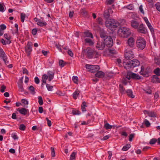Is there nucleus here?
Instances as JSON below:
<instances>
[{
  "instance_id": "35",
  "label": "nucleus",
  "mask_w": 160,
  "mask_h": 160,
  "mask_svg": "<svg viewBox=\"0 0 160 160\" xmlns=\"http://www.w3.org/2000/svg\"><path fill=\"white\" fill-rule=\"evenodd\" d=\"M104 127L106 129L108 130L111 129L112 127V126L109 124L108 123H106L105 124Z\"/></svg>"
},
{
  "instance_id": "43",
  "label": "nucleus",
  "mask_w": 160,
  "mask_h": 160,
  "mask_svg": "<svg viewBox=\"0 0 160 160\" xmlns=\"http://www.w3.org/2000/svg\"><path fill=\"white\" fill-rule=\"evenodd\" d=\"M25 15L24 13H22L21 14V22H24L25 18Z\"/></svg>"
},
{
  "instance_id": "45",
  "label": "nucleus",
  "mask_w": 160,
  "mask_h": 160,
  "mask_svg": "<svg viewBox=\"0 0 160 160\" xmlns=\"http://www.w3.org/2000/svg\"><path fill=\"white\" fill-rule=\"evenodd\" d=\"M48 80L49 82H50L54 78V75L48 74Z\"/></svg>"
},
{
  "instance_id": "23",
  "label": "nucleus",
  "mask_w": 160,
  "mask_h": 160,
  "mask_svg": "<svg viewBox=\"0 0 160 160\" xmlns=\"http://www.w3.org/2000/svg\"><path fill=\"white\" fill-rule=\"evenodd\" d=\"M37 23L38 25L40 27H43L47 25V23L45 22L42 21L41 20H39V21Z\"/></svg>"
},
{
  "instance_id": "12",
  "label": "nucleus",
  "mask_w": 160,
  "mask_h": 160,
  "mask_svg": "<svg viewBox=\"0 0 160 160\" xmlns=\"http://www.w3.org/2000/svg\"><path fill=\"white\" fill-rule=\"evenodd\" d=\"M105 46L104 42L99 41L98 42L96 45V47L98 50H103Z\"/></svg>"
},
{
  "instance_id": "41",
  "label": "nucleus",
  "mask_w": 160,
  "mask_h": 160,
  "mask_svg": "<svg viewBox=\"0 0 160 160\" xmlns=\"http://www.w3.org/2000/svg\"><path fill=\"white\" fill-rule=\"evenodd\" d=\"M157 141V140L156 138H152L150 140L149 143L151 144H154Z\"/></svg>"
},
{
  "instance_id": "42",
  "label": "nucleus",
  "mask_w": 160,
  "mask_h": 160,
  "mask_svg": "<svg viewBox=\"0 0 160 160\" xmlns=\"http://www.w3.org/2000/svg\"><path fill=\"white\" fill-rule=\"evenodd\" d=\"M5 6L3 3H0V11L4 12L5 11L4 9V7Z\"/></svg>"
},
{
  "instance_id": "20",
  "label": "nucleus",
  "mask_w": 160,
  "mask_h": 160,
  "mask_svg": "<svg viewBox=\"0 0 160 160\" xmlns=\"http://www.w3.org/2000/svg\"><path fill=\"white\" fill-rule=\"evenodd\" d=\"M28 110L25 108H22L19 111V112L21 114L25 115L27 114V112H28Z\"/></svg>"
},
{
  "instance_id": "3",
  "label": "nucleus",
  "mask_w": 160,
  "mask_h": 160,
  "mask_svg": "<svg viewBox=\"0 0 160 160\" xmlns=\"http://www.w3.org/2000/svg\"><path fill=\"white\" fill-rule=\"evenodd\" d=\"M140 62L138 60L133 59L126 63V66H124V68L126 69H129V68H133L138 66Z\"/></svg>"
},
{
  "instance_id": "52",
  "label": "nucleus",
  "mask_w": 160,
  "mask_h": 160,
  "mask_svg": "<svg viewBox=\"0 0 160 160\" xmlns=\"http://www.w3.org/2000/svg\"><path fill=\"white\" fill-rule=\"evenodd\" d=\"M6 89V87L4 85H3L1 86L0 91L2 92H5V90Z\"/></svg>"
},
{
  "instance_id": "2",
  "label": "nucleus",
  "mask_w": 160,
  "mask_h": 160,
  "mask_svg": "<svg viewBox=\"0 0 160 160\" xmlns=\"http://www.w3.org/2000/svg\"><path fill=\"white\" fill-rule=\"evenodd\" d=\"M101 37L103 39L105 45L108 48L111 47L113 45V41L110 36H107L103 32L100 34Z\"/></svg>"
},
{
  "instance_id": "5",
  "label": "nucleus",
  "mask_w": 160,
  "mask_h": 160,
  "mask_svg": "<svg viewBox=\"0 0 160 160\" xmlns=\"http://www.w3.org/2000/svg\"><path fill=\"white\" fill-rule=\"evenodd\" d=\"M86 68L88 69L89 72L92 73H94L98 71L99 69V66L98 65H94L86 64L85 65Z\"/></svg>"
},
{
  "instance_id": "39",
  "label": "nucleus",
  "mask_w": 160,
  "mask_h": 160,
  "mask_svg": "<svg viewBox=\"0 0 160 160\" xmlns=\"http://www.w3.org/2000/svg\"><path fill=\"white\" fill-rule=\"evenodd\" d=\"M38 103L40 105H42L43 104V101L42 98L41 96L38 97Z\"/></svg>"
},
{
  "instance_id": "17",
  "label": "nucleus",
  "mask_w": 160,
  "mask_h": 160,
  "mask_svg": "<svg viewBox=\"0 0 160 160\" xmlns=\"http://www.w3.org/2000/svg\"><path fill=\"white\" fill-rule=\"evenodd\" d=\"M105 73L102 71H98L95 74V76L98 78H102L104 77Z\"/></svg>"
},
{
  "instance_id": "47",
  "label": "nucleus",
  "mask_w": 160,
  "mask_h": 160,
  "mask_svg": "<svg viewBox=\"0 0 160 160\" xmlns=\"http://www.w3.org/2000/svg\"><path fill=\"white\" fill-rule=\"evenodd\" d=\"M51 155L52 157L55 156V154L54 150V148L53 147H52L51 148Z\"/></svg>"
},
{
  "instance_id": "15",
  "label": "nucleus",
  "mask_w": 160,
  "mask_h": 160,
  "mask_svg": "<svg viewBox=\"0 0 160 160\" xmlns=\"http://www.w3.org/2000/svg\"><path fill=\"white\" fill-rule=\"evenodd\" d=\"M141 70L140 72L141 75L147 77L148 76V72L146 70H144V68L143 66H142L141 68Z\"/></svg>"
},
{
  "instance_id": "11",
  "label": "nucleus",
  "mask_w": 160,
  "mask_h": 160,
  "mask_svg": "<svg viewBox=\"0 0 160 160\" xmlns=\"http://www.w3.org/2000/svg\"><path fill=\"white\" fill-rule=\"evenodd\" d=\"M32 43L29 42L28 43L27 46L25 48V51L28 53V56H29L30 55V52L32 51Z\"/></svg>"
},
{
  "instance_id": "32",
  "label": "nucleus",
  "mask_w": 160,
  "mask_h": 160,
  "mask_svg": "<svg viewBox=\"0 0 160 160\" xmlns=\"http://www.w3.org/2000/svg\"><path fill=\"white\" fill-rule=\"evenodd\" d=\"M76 154V152H73L70 155V160H75Z\"/></svg>"
},
{
  "instance_id": "8",
  "label": "nucleus",
  "mask_w": 160,
  "mask_h": 160,
  "mask_svg": "<svg viewBox=\"0 0 160 160\" xmlns=\"http://www.w3.org/2000/svg\"><path fill=\"white\" fill-rule=\"evenodd\" d=\"M128 79H130L131 78L135 80H139L141 79V77L138 74L132 73L131 72H128Z\"/></svg>"
},
{
  "instance_id": "16",
  "label": "nucleus",
  "mask_w": 160,
  "mask_h": 160,
  "mask_svg": "<svg viewBox=\"0 0 160 160\" xmlns=\"http://www.w3.org/2000/svg\"><path fill=\"white\" fill-rule=\"evenodd\" d=\"M139 24V23L136 21L132 20L131 21V25L132 27L135 29L138 28Z\"/></svg>"
},
{
  "instance_id": "25",
  "label": "nucleus",
  "mask_w": 160,
  "mask_h": 160,
  "mask_svg": "<svg viewBox=\"0 0 160 160\" xmlns=\"http://www.w3.org/2000/svg\"><path fill=\"white\" fill-rule=\"evenodd\" d=\"M0 57L2 58H5L7 57V56L4 52L3 50L2 49H0Z\"/></svg>"
},
{
  "instance_id": "22",
  "label": "nucleus",
  "mask_w": 160,
  "mask_h": 160,
  "mask_svg": "<svg viewBox=\"0 0 160 160\" xmlns=\"http://www.w3.org/2000/svg\"><path fill=\"white\" fill-rule=\"evenodd\" d=\"M80 93V91L78 90H76L72 94L73 98L76 99L77 98V97Z\"/></svg>"
},
{
  "instance_id": "50",
  "label": "nucleus",
  "mask_w": 160,
  "mask_h": 160,
  "mask_svg": "<svg viewBox=\"0 0 160 160\" xmlns=\"http://www.w3.org/2000/svg\"><path fill=\"white\" fill-rule=\"evenodd\" d=\"M72 113L73 115H79L80 114V112L78 110H73Z\"/></svg>"
},
{
  "instance_id": "31",
  "label": "nucleus",
  "mask_w": 160,
  "mask_h": 160,
  "mask_svg": "<svg viewBox=\"0 0 160 160\" xmlns=\"http://www.w3.org/2000/svg\"><path fill=\"white\" fill-rule=\"evenodd\" d=\"M143 124H144L147 127H149L151 125V124L149 121L146 119L144 120Z\"/></svg>"
},
{
  "instance_id": "54",
  "label": "nucleus",
  "mask_w": 160,
  "mask_h": 160,
  "mask_svg": "<svg viewBox=\"0 0 160 160\" xmlns=\"http://www.w3.org/2000/svg\"><path fill=\"white\" fill-rule=\"evenodd\" d=\"M99 55V54L98 52L94 50L93 53V56H94L95 58H98Z\"/></svg>"
},
{
  "instance_id": "6",
  "label": "nucleus",
  "mask_w": 160,
  "mask_h": 160,
  "mask_svg": "<svg viewBox=\"0 0 160 160\" xmlns=\"http://www.w3.org/2000/svg\"><path fill=\"white\" fill-rule=\"evenodd\" d=\"M124 55L125 58L128 60L132 59L134 57V55L132 52L127 49L125 51Z\"/></svg>"
},
{
  "instance_id": "55",
  "label": "nucleus",
  "mask_w": 160,
  "mask_h": 160,
  "mask_svg": "<svg viewBox=\"0 0 160 160\" xmlns=\"http://www.w3.org/2000/svg\"><path fill=\"white\" fill-rule=\"evenodd\" d=\"M34 81L35 83L37 84L39 83L40 80L39 78L37 77H36L34 78Z\"/></svg>"
},
{
  "instance_id": "37",
  "label": "nucleus",
  "mask_w": 160,
  "mask_h": 160,
  "mask_svg": "<svg viewBox=\"0 0 160 160\" xmlns=\"http://www.w3.org/2000/svg\"><path fill=\"white\" fill-rule=\"evenodd\" d=\"M65 62L64 61L62 60H60L59 61V65L60 67H63L65 65Z\"/></svg>"
},
{
  "instance_id": "49",
  "label": "nucleus",
  "mask_w": 160,
  "mask_h": 160,
  "mask_svg": "<svg viewBox=\"0 0 160 160\" xmlns=\"http://www.w3.org/2000/svg\"><path fill=\"white\" fill-rule=\"evenodd\" d=\"M81 13L83 15L86 16L87 15V11L84 9H82L81 10Z\"/></svg>"
},
{
  "instance_id": "1",
  "label": "nucleus",
  "mask_w": 160,
  "mask_h": 160,
  "mask_svg": "<svg viewBox=\"0 0 160 160\" xmlns=\"http://www.w3.org/2000/svg\"><path fill=\"white\" fill-rule=\"evenodd\" d=\"M125 22V21L123 19L119 20L118 22L113 19H110L106 21L105 25L107 27L113 31L117 28L121 27L122 25Z\"/></svg>"
},
{
  "instance_id": "24",
  "label": "nucleus",
  "mask_w": 160,
  "mask_h": 160,
  "mask_svg": "<svg viewBox=\"0 0 160 160\" xmlns=\"http://www.w3.org/2000/svg\"><path fill=\"white\" fill-rule=\"evenodd\" d=\"M28 89L29 90L30 93L32 95H34L35 93V88L32 86H30L28 88Z\"/></svg>"
},
{
  "instance_id": "63",
  "label": "nucleus",
  "mask_w": 160,
  "mask_h": 160,
  "mask_svg": "<svg viewBox=\"0 0 160 160\" xmlns=\"http://www.w3.org/2000/svg\"><path fill=\"white\" fill-rule=\"evenodd\" d=\"M37 30L36 28L33 29L32 31V34L33 35H35L37 32Z\"/></svg>"
},
{
  "instance_id": "59",
  "label": "nucleus",
  "mask_w": 160,
  "mask_h": 160,
  "mask_svg": "<svg viewBox=\"0 0 160 160\" xmlns=\"http://www.w3.org/2000/svg\"><path fill=\"white\" fill-rule=\"evenodd\" d=\"M12 137L15 140L18 139V137L15 133H12Z\"/></svg>"
},
{
  "instance_id": "44",
  "label": "nucleus",
  "mask_w": 160,
  "mask_h": 160,
  "mask_svg": "<svg viewBox=\"0 0 160 160\" xmlns=\"http://www.w3.org/2000/svg\"><path fill=\"white\" fill-rule=\"evenodd\" d=\"M19 129L21 130L24 131L25 130L26 126L23 124H21L19 126Z\"/></svg>"
},
{
  "instance_id": "58",
  "label": "nucleus",
  "mask_w": 160,
  "mask_h": 160,
  "mask_svg": "<svg viewBox=\"0 0 160 160\" xmlns=\"http://www.w3.org/2000/svg\"><path fill=\"white\" fill-rule=\"evenodd\" d=\"M139 10L143 14H144V10L142 8V5H141L139 7Z\"/></svg>"
},
{
  "instance_id": "34",
  "label": "nucleus",
  "mask_w": 160,
  "mask_h": 160,
  "mask_svg": "<svg viewBox=\"0 0 160 160\" xmlns=\"http://www.w3.org/2000/svg\"><path fill=\"white\" fill-rule=\"evenodd\" d=\"M72 80L74 83L76 84H78V78L77 76H74L72 77Z\"/></svg>"
},
{
  "instance_id": "46",
  "label": "nucleus",
  "mask_w": 160,
  "mask_h": 160,
  "mask_svg": "<svg viewBox=\"0 0 160 160\" xmlns=\"http://www.w3.org/2000/svg\"><path fill=\"white\" fill-rule=\"evenodd\" d=\"M18 86L19 88V91L22 92L24 91V88L22 84H18Z\"/></svg>"
},
{
  "instance_id": "9",
  "label": "nucleus",
  "mask_w": 160,
  "mask_h": 160,
  "mask_svg": "<svg viewBox=\"0 0 160 160\" xmlns=\"http://www.w3.org/2000/svg\"><path fill=\"white\" fill-rule=\"evenodd\" d=\"M119 31L121 32L123 34L125 35L124 37L126 36V37H127L131 33L130 29L126 28H121L119 29Z\"/></svg>"
},
{
  "instance_id": "29",
  "label": "nucleus",
  "mask_w": 160,
  "mask_h": 160,
  "mask_svg": "<svg viewBox=\"0 0 160 160\" xmlns=\"http://www.w3.org/2000/svg\"><path fill=\"white\" fill-rule=\"evenodd\" d=\"M131 147L130 144H127L124 146L122 149V150L124 151H126L128 150Z\"/></svg>"
},
{
  "instance_id": "48",
  "label": "nucleus",
  "mask_w": 160,
  "mask_h": 160,
  "mask_svg": "<svg viewBox=\"0 0 160 160\" xmlns=\"http://www.w3.org/2000/svg\"><path fill=\"white\" fill-rule=\"evenodd\" d=\"M46 86L48 90L49 91H51L52 90V88H53L52 86H50L49 84H46Z\"/></svg>"
},
{
  "instance_id": "36",
  "label": "nucleus",
  "mask_w": 160,
  "mask_h": 160,
  "mask_svg": "<svg viewBox=\"0 0 160 160\" xmlns=\"http://www.w3.org/2000/svg\"><path fill=\"white\" fill-rule=\"evenodd\" d=\"M104 17L106 19H108L110 17V13L107 11H105L104 13Z\"/></svg>"
},
{
  "instance_id": "61",
  "label": "nucleus",
  "mask_w": 160,
  "mask_h": 160,
  "mask_svg": "<svg viewBox=\"0 0 160 160\" xmlns=\"http://www.w3.org/2000/svg\"><path fill=\"white\" fill-rule=\"evenodd\" d=\"M134 137V134H131L129 135V140L131 142L132 140V138Z\"/></svg>"
},
{
  "instance_id": "27",
  "label": "nucleus",
  "mask_w": 160,
  "mask_h": 160,
  "mask_svg": "<svg viewBox=\"0 0 160 160\" xmlns=\"http://www.w3.org/2000/svg\"><path fill=\"white\" fill-rule=\"evenodd\" d=\"M87 107L86 103L84 101L82 102L81 106V109L82 112L86 111L85 107Z\"/></svg>"
},
{
  "instance_id": "21",
  "label": "nucleus",
  "mask_w": 160,
  "mask_h": 160,
  "mask_svg": "<svg viewBox=\"0 0 160 160\" xmlns=\"http://www.w3.org/2000/svg\"><path fill=\"white\" fill-rule=\"evenodd\" d=\"M48 78V76L47 74H44L42 76V81L43 83L44 84L46 83V80Z\"/></svg>"
},
{
  "instance_id": "26",
  "label": "nucleus",
  "mask_w": 160,
  "mask_h": 160,
  "mask_svg": "<svg viewBox=\"0 0 160 160\" xmlns=\"http://www.w3.org/2000/svg\"><path fill=\"white\" fill-rule=\"evenodd\" d=\"M21 102L23 104L24 107L27 108V106L28 104V101L25 99H22L21 100Z\"/></svg>"
},
{
  "instance_id": "19",
  "label": "nucleus",
  "mask_w": 160,
  "mask_h": 160,
  "mask_svg": "<svg viewBox=\"0 0 160 160\" xmlns=\"http://www.w3.org/2000/svg\"><path fill=\"white\" fill-rule=\"evenodd\" d=\"M127 95L129 97L133 98L135 97L134 95L133 94L132 91L131 89H128L126 91Z\"/></svg>"
},
{
  "instance_id": "28",
  "label": "nucleus",
  "mask_w": 160,
  "mask_h": 160,
  "mask_svg": "<svg viewBox=\"0 0 160 160\" xmlns=\"http://www.w3.org/2000/svg\"><path fill=\"white\" fill-rule=\"evenodd\" d=\"M153 82L156 83L160 82V79L159 78L156 76H154L153 78Z\"/></svg>"
},
{
  "instance_id": "33",
  "label": "nucleus",
  "mask_w": 160,
  "mask_h": 160,
  "mask_svg": "<svg viewBox=\"0 0 160 160\" xmlns=\"http://www.w3.org/2000/svg\"><path fill=\"white\" fill-rule=\"evenodd\" d=\"M84 34L86 35V37H90L92 38H93V36L92 34L88 32H84Z\"/></svg>"
},
{
  "instance_id": "13",
  "label": "nucleus",
  "mask_w": 160,
  "mask_h": 160,
  "mask_svg": "<svg viewBox=\"0 0 160 160\" xmlns=\"http://www.w3.org/2000/svg\"><path fill=\"white\" fill-rule=\"evenodd\" d=\"M143 113L145 114H147L148 116L151 117H156V114L155 112L152 111L144 110Z\"/></svg>"
},
{
  "instance_id": "57",
  "label": "nucleus",
  "mask_w": 160,
  "mask_h": 160,
  "mask_svg": "<svg viewBox=\"0 0 160 160\" xmlns=\"http://www.w3.org/2000/svg\"><path fill=\"white\" fill-rule=\"evenodd\" d=\"M154 61L156 64H159L160 63V58H155Z\"/></svg>"
},
{
  "instance_id": "18",
  "label": "nucleus",
  "mask_w": 160,
  "mask_h": 160,
  "mask_svg": "<svg viewBox=\"0 0 160 160\" xmlns=\"http://www.w3.org/2000/svg\"><path fill=\"white\" fill-rule=\"evenodd\" d=\"M128 76H129L128 75V72L127 75L125 76L124 77H123L122 79V83L125 85H126L127 83L128 82V81L130 80V79H128Z\"/></svg>"
},
{
  "instance_id": "4",
  "label": "nucleus",
  "mask_w": 160,
  "mask_h": 160,
  "mask_svg": "<svg viewBox=\"0 0 160 160\" xmlns=\"http://www.w3.org/2000/svg\"><path fill=\"white\" fill-rule=\"evenodd\" d=\"M136 43L138 48L141 50H143L146 46V41L141 37L138 38Z\"/></svg>"
},
{
  "instance_id": "62",
  "label": "nucleus",
  "mask_w": 160,
  "mask_h": 160,
  "mask_svg": "<svg viewBox=\"0 0 160 160\" xmlns=\"http://www.w3.org/2000/svg\"><path fill=\"white\" fill-rule=\"evenodd\" d=\"M2 59L4 62L5 64L7 65V64L9 63V61L7 60V57L5 58H2Z\"/></svg>"
},
{
  "instance_id": "53",
  "label": "nucleus",
  "mask_w": 160,
  "mask_h": 160,
  "mask_svg": "<svg viewBox=\"0 0 160 160\" xmlns=\"http://www.w3.org/2000/svg\"><path fill=\"white\" fill-rule=\"evenodd\" d=\"M56 93L57 95L60 96H64L65 95V93L62 92L61 91H58L56 92Z\"/></svg>"
},
{
  "instance_id": "38",
  "label": "nucleus",
  "mask_w": 160,
  "mask_h": 160,
  "mask_svg": "<svg viewBox=\"0 0 160 160\" xmlns=\"http://www.w3.org/2000/svg\"><path fill=\"white\" fill-rule=\"evenodd\" d=\"M85 42L89 43L90 45H92L93 44V42L92 40L89 38H86L85 39Z\"/></svg>"
},
{
  "instance_id": "10",
  "label": "nucleus",
  "mask_w": 160,
  "mask_h": 160,
  "mask_svg": "<svg viewBox=\"0 0 160 160\" xmlns=\"http://www.w3.org/2000/svg\"><path fill=\"white\" fill-rule=\"evenodd\" d=\"M128 46L131 48H133L135 46V40L134 38L131 37L129 38L127 42Z\"/></svg>"
},
{
  "instance_id": "40",
  "label": "nucleus",
  "mask_w": 160,
  "mask_h": 160,
  "mask_svg": "<svg viewBox=\"0 0 160 160\" xmlns=\"http://www.w3.org/2000/svg\"><path fill=\"white\" fill-rule=\"evenodd\" d=\"M120 91L121 93H124L126 92L125 89L124 88L122 85H119Z\"/></svg>"
},
{
  "instance_id": "7",
  "label": "nucleus",
  "mask_w": 160,
  "mask_h": 160,
  "mask_svg": "<svg viewBox=\"0 0 160 160\" xmlns=\"http://www.w3.org/2000/svg\"><path fill=\"white\" fill-rule=\"evenodd\" d=\"M84 51L86 53V55L87 57L91 59L93 57V53L94 50L90 48H88L87 49L84 50Z\"/></svg>"
},
{
  "instance_id": "51",
  "label": "nucleus",
  "mask_w": 160,
  "mask_h": 160,
  "mask_svg": "<svg viewBox=\"0 0 160 160\" xmlns=\"http://www.w3.org/2000/svg\"><path fill=\"white\" fill-rule=\"evenodd\" d=\"M155 6L156 7L157 10L160 12V3H157L155 4Z\"/></svg>"
},
{
  "instance_id": "64",
  "label": "nucleus",
  "mask_w": 160,
  "mask_h": 160,
  "mask_svg": "<svg viewBox=\"0 0 160 160\" xmlns=\"http://www.w3.org/2000/svg\"><path fill=\"white\" fill-rule=\"evenodd\" d=\"M145 91L148 94H151V90L149 88L146 89Z\"/></svg>"
},
{
  "instance_id": "60",
  "label": "nucleus",
  "mask_w": 160,
  "mask_h": 160,
  "mask_svg": "<svg viewBox=\"0 0 160 160\" xmlns=\"http://www.w3.org/2000/svg\"><path fill=\"white\" fill-rule=\"evenodd\" d=\"M127 8L129 10H132L134 8L133 5L132 4H130L127 7Z\"/></svg>"
},
{
  "instance_id": "30",
  "label": "nucleus",
  "mask_w": 160,
  "mask_h": 160,
  "mask_svg": "<svg viewBox=\"0 0 160 160\" xmlns=\"http://www.w3.org/2000/svg\"><path fill=\"white\" fill-rule=\"evenodd\" d=\"M154 72L157 76H160V69L158 68L154 70Z\"/></svg>"
},
{
  "instance_id": "14",
  "label": "nucleus",
  "mask_w": 160,
  "mask_h": 160,
  "mask_svg": "<svg viewBox=\"0 0 160 160\" xmlns=\"http://www.w3.org/2000/svg\"><path fill=\"white\" fill-rule=\"evenodd\" d=\"M138 32L142 33H145L146 32V29L144 27L143 25L142 24H141L140 25L138 28Z\"/></svg>"
},
{
  "instance_id": "56",
  "label": "nucleus",
  "mask_w": 160,
  "mask_h": 160,
  "mask_svg": "<svg viewBox=\"0 0 160 160\" xmlns=\"http://www.w3.org/2000/svg\"><path fill=\"white\" fill-rule=\"evenodd\" d=\"M0 28L1 30H3L5 29L6 28V26L4 24L0 25Z\"/></svg>"
}]
</instances>
